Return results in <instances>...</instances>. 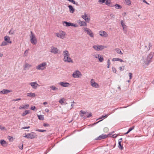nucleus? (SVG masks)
<instances>
[{
	"label": "nucleus",
	"instance_id": "31",
	"mask_svg": "<svg viewBox=\"0 0 154 154\" xmlns=\"http://www.w3.org/2000/svg\"><path fill=\"white\" fill-rule=\"evenodd\" d=\"M49 88H50L53 91H55L58 90V88L54 85L50 86H49Z\"/></svg>",
	"mask_w": 154,
	"mask_h": 154
},
{
	"label": "nucleus",
	"instance_id": "35",
	"mask_svg": "<svg viewBox=\"0 0 154 154\" xmlns=\"http://www.w3.org/2000/svg\"><path fill=\"white\" fill-rule=\"evenodd\" d=\"M98 60L100 62H102L103 60V58L102 56L101 55H100V56L99 57V58H98Z\"/></svg>",
	"mask_w": 154,
	"mask_h": 154
},
{
	"label": "nucleus",
	"instance_id": "46",
	"mask_svg": "<svg viewBox=\"0 0 154 154\" xmlns=\"http://www.w3.org/2000/svg\"><path fill=\"white\" fill-rule=\"evenodd\" d=\"M100 55L99 54H97L96 55H93V56L94 57L96 58H99V57L100 56Z\"/></svg>",
	"mask_w": 154,
	"mask_h": 154
},
{
	"label": "nucleus",
	"instance_id": "41",
	"mask_svg": "<svg viewBox=\"0 0 154 154\" xmlns=\"http://www.w3.org/2000/svg\"><path fill=\"white\" fill-rule=\"evenodd\" d=\"M15 32V30H13V29H11L9 32V33L10 35H13V34Z\"/></svg>",
	"mask_w": 154,
	"mask_h": 154
},
{
	"label": "nucleus",
	"instance_id": "49",
	"mask_svg": "<svg viewBox=\"0 0 154 154\" xmlns=\"http://www.w3.org/2000/svg\"><path fill=\"white\" fill-rule=\"evenodd\" d=\"M37 131H38L40 132H44L46 131V130H41V129H38L36 130Z\"/></svg>",
	"mask_w": 154,
	"mask_h": 154
},
{
	"label": "nucleus",
	"instance_id": "25",
	"mask_svg": "<svg viewBox=\"0 0 154 154\" xmlns=\"http://www.w3.org/2000/svg\"><path fill=\"white\" fill-rule=\"evenodd\" d=\"M69 8V11L70 13H73L75 11V9L73 8L72 5H69L68 6Z\"/></svg>",
	"mask_w": 154,
	"mask_h": 154
},
{
	"label": "nucleus",
	"instance_id": "32",
	"mask_svg": "<svg viewBox=\"0 0 154 154\" xmlns=\"http://www.w3.org/2000/svg\"><path fill=\"white\" fill-rule=\"evenodd\" d=\"M65 99L63 98H61L59 101V103L61 105H62L65 101Z\"/></svg>",
	"mask_w": 154,
	"mask_h": 154
},
{
	"label": "nucleus",
	"instance_id": "62",
	"mask_svg": "<svg viewBox=\"0 0 154 154\" xmlns=\"http://www.w3.org/2000/svg\"><path fill=\"white\" fill-rule=\"evenodd\" d=\"M110 60L109 59H108L107 61V64L110 65Z\"/></svg>",
	"mask_w": 154,
	"mask_h": 154
},
{
	"label": "nucleus",
	"instance_id": "60",
	"mask_svg": "<svg viewBox=\"0 0 154 154\" xmlns=\"http://www.w3.org/2000/svg\"><path fill=\"white\" fill-rule=\"evenodd\" d=\"M28 50H26L25 51L24 54H25L26 53V54L28 53ZM27 55H25V56H26Z\"/></svg>",
	"mask_w": 154,
	"mask_h": 154
},
{
	"label": "nucleus",
	"instance_id": "39",
	"mask_svg": "<svg viewBox=\"0 0 154 154\" xmlns=\"http://www.w3.org/2000/svg\"><path fill=\"white\" fill-rule=\"evenodd\" d=\"M126 4L128 5H130L131 4L130 0H125Z\"/></svg>",
	"mask_w": 154,
	"mask_h": 154
},
{
	"label": "nucleus",
	"instance_id": "63",
	"mask_svg": "<svg viewBox=\"0 0 154 154\" xmlns=\"http://www.w3.org/2000/svg\"><path fill=\"white\" fill-rule=\"evenodd\" d=\"M48 104L47 102H44L43 103V104L44 105H45L46 104Z\"/></svg>",
	"mask_w": 154,
	"mask_h": 154
},
{
	"label": "nucleus",
	"instance_id": "23",
	"mask_svg": "<svg viewBox=\"0 0 154 154\" xmlns=\"http://www.w3.org/2000/svg\"><path fill=\"white\" fill-rule=\"evenodd\" d=\"M78 23L79 24V25L81 26H86L87 24L85 22L83 21H82L81 20H79L78 21Z\"/></svg>",
	"mask_w": 154,
	"mask_h": 154
},
{
	"label": "nucleus",
	"instance_id": "27",
	"mask_svg": "<svg viewBox=\"0 0 154 154\" xmlns=\"http://www.w3.org/2000/svg\"><path fill=\"white\" fill-rule=\"evenodd\" d=\"M112 60L113 61H119L121 62H124V61L122 59L120 58H113L112 59Z\"/></svg>",
	"mask_w": 154,
	"mask_h": 154
},
{
	"label": "nucleus",
	"instance_id": "10",
	"mask_svg": "<svg viewBox=\"0 0 154 154\" xmlns=\"http://www.w3.org/2000/svg\"><path fill=\"white\" fill-rule=\"evenodd\" d=\"M121 24L123 28L124 32L125 34L127 32V26L125 25V23L123 20H121Z\"/></svg>",
	"mask_w": 154,
	"mask_h": 154
},
{
	"label": "nucleus",
	"instance_id": "47",
	"mask_svg": "<svg viewBox=\"0 0 154 154\" xmlns=\"http://www.w3.org/2000/svg\"><path fill=\"white\" fill-rule=\"evenodd\" d=\"M152 46V45L150 43H149V45H148L149 48H147L148 50H150V48H151Z\"/></svg>",
	"mask_w": 154,
	"mask_h": 154
},
{
	"label": "nucleus",
	"instance_id": "12",
	"mask_svg": "<svg viewBox=\"0 0 154 154\" xmlns=\"http://www.w3.org/2000/svg\"><path fill=\"white\" fill-rule=\"evenodd\" d=\"M58 84L61 86L65 87H68L70 85V84L69 83L65 82H60Z\"/></svg>",
	"mask_w": 154,
	"mask_h": 154
},
{
	"label": "nucleus",
	"instance_id": "61",
	"mask_svg": "<svg viewBox=\"0 0 154 154\" xmlns=\"http://www.w3.org/2000/svg\"><path fill=\"white\" fill-rule=\"evenodd\" d=\"M20 100H21L20 98H18L17 99H14L13 100V101H16Z\"/></svg>",
	"mask_w": 154,
	"mask_h": 154
},
{
	"label": "nucleus",
	"instance_id": "44",
	"mask_svg": "<svg viewBox=\"0 0 154 154\" xmlns=\"http://www.w3.org/2000/svg\"><path fill=\"white\" fill-rule=\"evenodd\" d=\"M86 116L87 118H89L92 116L91 113H90L88 114V113H86Z\"/></svg>",
	"mask_w": 154,
	"mask_h": 154
},
{
	"label": "nucleus",
	"instance_id": "2",
	"mask_svg": "<svg viewBox=\"0 0 154 154\" xmlns=\"http://www.w3.org/2000/svg\"><path fill=\"white\" fill-rule=\"evenodd\" d=\"M153 56V53L150 52L147 57L144 60V63L146 65H148L152 62L151 59Z\"/></svg>",
	"mask_w": 154,
	"mask_h": 154
},
{
	"label": "nucleus",
	"instance_id": "1",
	"mask_svg": "<svg viewBox=\"0 0 154 154\" xmlns=\"http://www.w3.org/2000/svg\"><path fill=\"white\" fill-rule=\"evenodd\" d=\"M63 55L64 56L63 61L64 62L68 63H73V61L71 58L69 57L70 54L68 51L67 50L63 51Z\"/></svg>",
	"mask_w": 154,
	"mask_h": 154
},
{
	"label": "nucleus",
	"instance_id": "48",
	"mask_svg": "<svg viewBox=\"0 0 154 154\" xmlns=\"http://www.w3.org/2000/svg\"><path fill=\"white\" fill-rule=\"evenodd\" d=\"M71 26H73L74 27H77L78 26L77 24H74L72 23H71Z\"/></svg>",
	"mask_w": 154,
	"mask_h": 154
},
{
	"label": "nucleus",
	"instance_id": "24",
	"mask_svg": "<svg viewBox=\"0 0 154 154\" xmlns=\"http://www.w3.org/2000/svg\"><path fill=\"white\" fill-rule=\"evenodd\" d=\"M31 66V65L29 64L28 63H26L24 66L23 69L24 70H26L27 68H29Z\"/></svg>",
	"mask_w": 154,
	"mask_h": 154
},
{
	"label": "nucleus",
	"instance_id": "55",
	"mask_svg": "<svg viewBox=\"0 0 154 154\" xmlns=\"http://www.w3.org/2000/svg\"><path fill=\"white\" fill-rule=\"evenodd\" d=\"M119 69L121 71H123L124 70V69L121 66L119 67Z\"/></svg>",
	"mask_w": 154,
	"mask_h": 154
},
{
	"label": "nucleus",
	"instance_id": "26",
	"mask_svg": "<svg viewBox=\"0 0 154 154\" xmlns=\"http://www.w3.org/2000/svg\"><path fill=\"white\" fill-rule=\"evenodd\" d=\"M63 25L66 26H71V23L68 22L66 21H64L63 23Z\"/></svg>",
	"mask_w": 154,
	"mask_h": 154
},
{
	"label": "nucleus",
	"instance_id": "33",
	"mask_svg": "<svg viewBox=\"0 0 154 154\" xmlns=\"http://www.w3.org/2000/svg\"><path fill=\"white\" fill-rule=\"evenodd\" d=\"M29 110H26L25 111V112H24L23 114H22V116H26L27 114L29 113Z\"/></svg>",
	"mask_w": 154,
	"mask_h": 154
},
{
	"label": "nucleus",
	"instance_id": "21",
	"mask_svg": "<svg viewBox=\"0 0 154 154\" xmlns=\"http://www.w3.org/2000/svg\"><path fill=\"white\" fill-rule=\"evenodd\" d=\"M105 4L111 7H114V5L112 4V3L110 1V0H106L105 2Z\"/></svg>",
	"mask_w": 154,
	"mask_h": 154
},
{
	"label": "nucleus",
	"instance_id": "64",
	"mask_svg": "<svg viewBox=\"0 0 154 154\" xmlns=\"http://www.w3.org/2000/svg\"><path fill=\"white\" fill-rule=\"evenodd\" d=\"M130 131H129L128 130V131L125 133V134H128V133H129L130 132Z\"/></svg>",
	"mask_w": 154,
	"mask_h": 154
},
{
	"label": "nucleus",
	"instance_id": "59",
	"mask_svg": "<svg viewBox=\"0 0 154 154\" xmlns=\"http://www.w3.org/2000/svg\"><path fill=\"white\" fill-rule=\"evenodd\" d=\"M143 0V2L144 3H146V4L148 5H149V4L145 0Z\"/></svg>",
	"mask_w": 154,
	"mask_h": 154
},
{
	"label": "nucleus",
	"instance_id": "16",
	"mask_svg": "<svg viewBox=\"0 0 154 154\" xmlns=\"http://www.w3.org/2000/svg\"><path fill=\"white\" fill-rule=\"evenodd\" d=\"M100 35L104 37H106L108 36V35L105 31L101 30L99 32Z\"/></svg>",
	"mask_w": 154,
	"mask_h": 154
},
{
	"label": "nucleus",
	"instance_id": "53",
	"mask_svg": "<svg viewBox=\"0 0 154 154\" xmlns=\"http://www.w3.org/2000/svg\"><path fill=\"white\" fill-rule=\"evenodd\" d=\"M43 126L45 127H48L49 126V125L47 123H44L43 124Z\"/></svg>",
	"mask_w": 154,
	"mask_h": 154
},
{
	"label": "nucleus",
	"instance_id": "9",
	"mask_svg": "<svg viewBox=\"0 0 154 154\" xmlns=\"http://www.w3.org/2000/svg\"><path fill=\"white\" fill-rule=\"evenodd\" d=\"M72 76L74 78H79L82 76V74L79 71L77 70L73 72Z\"/></svg>",
	"mask_w": 154,
	"mask_h": 154
},
{
	"label": "nucleus",
	"instance_id": "11",
	"mask_svg": "<svg viewBox=\"0 0 154 154\" xmlns=\"http://www.w3.org/2000/svg\"><path fill=\"white\" fill-rule=\"evenodd\" d=\"M90 83L91 86L93 87H94L95 88H98L99 87V85L97 83L95 82L94 80L93 79L91 80Z\"/></svg>",
	"mask_w": 154,
	"mask_h": 154
},
{
	"label": "nucleus",
	"instance_id": "22",
	"mask_svg": "<svg viewBox=\"0 0 154 154\" xmlns=\"http://www.w3.org/2000/svg\"><path fill=\"white\" fill-rule=\"evenodd\" d=\"M0 142L1 145L4 147H6L8 145V143L4 140H1Z\"/></svg>",
	"mask_w": 154,
	"mask_h": 154
},
{
	"label": "nucleus",
	"instance_id": "28",
	"mask_svg": "<svg viewBox=\"0 0 154 154\" xmlns=\"http://www.w3.org/2000/svg\"><path fill=\"white\" fill-rule=\"evenodd\" d=\"M36 96L35 93H29L27 94V96L28 97H35Z\"/></svg>",
	"mask_w": 154,
	"mask_h": 154
},
{
	"label": "nucleus",
	"instance_id": "34",
	"mask_svg": "<svg viewBox=\"0 0 154 154\" xmlns=\"http://www.w3.org/2000/svg\"><path fill=\"white\" fill-rule=\"evenodd\" d=\"M38 119L40 120H43L44 119V116L43 115H38Z\"/></svg>",
	"mask_w": 154,
	"mask_h": 154
},
{
	"label": "nucleus",
	"instance_id": "18",
	"mask_svg": "<svg viewBox=\"0 0 154 154\" xmlns=\"http://www.w3.org/2000/svg\"><path fill=\"white\" fill-rule=\"evenodd\" d=\"M4 39L5 41L7 42L8 44H11L12 42L11 41L10 37L8 36H6L4 37Z\"/></svg>",
	"mask_w": 154,
	"mask_h": 154
},
{
	"label": "nucleus",
	"instance_id": "29",
	"mask_svg": "<svg viewBox=\"0 0 154 154\" xmlns=\"http://www.w3.org/2000/svg\"><path fill=\"white\" fill-rule=\"evenodd\" d=\"M29 105L28 104H27L23 106H20L19 107V109H27V108L28 107H29Z\"/></svg>",
	"mask_w": 154,
	"mask_h": 154
},
{
	"label": "nucleus",
	"instance_id": "3",
	"mask_svg": "<svg viewBox=\"0 0 154 154\" xmlns=\"http://www.w3.org/2000/svg\"><path fill=\"white\" fill-rule=\"evenodd\" d=\"M30 38L31 43L33 45H35L37 42V41L35 34L32 31L30 32Z\"/></svg>",
	"mask_w": 154,
	"mask_h": 154
},
{
	"label": "nucleus",
	"instance_id": "42",
	"mask_svg": "<svg viewBox=\"0 0 154 154\" xmlns=\"http://www.w3.org/2000/svg\"><path fill=\"white\" fill-rule=\"evenodd\" d=\"M105 1H106V0H99L98 1V2L100 4H102L105 3Z\"/></svg>",
	"mask_w": 154,
	"mask_h": 154
},
{
	"label": "nucleus",
	"instance_id": "7",
	"mask_svg": "<svg viewBox=\"0 0 154 154\" xmlns=\"http://www.w3.org/2000/svg\"><path fill=\"white\" fill-rule=\"evenodd\" d=\"M93 48L96 51H101L103 49L107 48L106 46L103 45H94Z\"/></svg>",
	"mask_w": 154,
	"mask_h": 154
},
{
	"label": "nucleus",
	"instance_id": "51",
	"mask_svg": "<svg viewBox=\"0 0 154 154\" xmlns=\"http://www.w3.org/2000/svg\"><path fill=\"white\" fill-rule=\"evenodd\" d=\"M134 126H132L129 129L128 131L130 132L132 130L134 129Z\"/></svg>",
	"mask_w": 154,
	"mask_h": 154
},
{
	"label": "nucleus",
	"instance_id": "5",
	"mask_svg": "<svg viewBox=\"0 0 154 154\" xmlns=\"http://www.w3.org/2000/svg\"><path fill=\"white\" fill-rule=\"evenodd\" d=\"M47 63L46 62H43L37 66L36 68L37 70H42L45 69L46 67Z\"/></svg>",
	"mask_w": 154,
	"mask_h": 154
},
{
	"label": "nucleus",
	"instance_id": "13",
	"mask_svg": "<svg viewBox=\"0 0 154 154\" xmlns=\"http://www.w3.org/2000/svg\"><path fill=\"white\" fill-rule=\"evenodd\" d=\"M29 85H30L33 88L36 89L38 86H39L36 82H32L29 83Z\"/></svg>",
	"mask_w": 154,
	"mask_h": 154
},
{
	"label": "nucleus",
	"instance_id": "45",
	"mask_svg": "<svg viewBox=\"0 0 154 154\" xmlns=\"http://www.w3.org/2000/svg\"><path fill=\"white\" fill-rule=\"evenodd\" d=\"M128 75L130 77V79H131L132 77V73L129 72L128 73Z\"/></svg>",
	"mask_w": 154,
	"mask_h": 154
},
{
	"label": "nucleus",
	"instance_id": "52",
	"mask_svg": "<svg viewBox=\"0 0 154 154\" xmlns=\"http://www.w3.org/2000/svg\"><path fill=\"white\" fill-rule=\"evenodd\" d=\"M80 113H81L82 114H85L86 115V113H87L86 112H84V111H83V110H81L80 111Z\"/></svg>",
	"mask_w": 154,
	"mask_h": 154
},
{
	"label": "nucleus",
	"instance_id": "57",
	"mask_svg": "<svg viewBox=\"0 0 154 154\" xmlns=\"http://www.w3.org/2000/svg\"><path fill=\"white\" fill-rule=\"evenodd\" d=\"M35 106H33L31 107V109L33 110H35Z\"/></svg>",
	"mask_w": 154,
	"mask_h": 154
},
{
	"label": "nucleus",
	"instance_id": "20",
	"mask_svg": "<svg viewBox=\"0 0 154 154\" xmlns=\"http://www.w3.org/2000/svg\"><path fill=\"white\" fill-rule=\"evenodd\" d=\"M11 92H12V91L11 90L4 89L3 90L0 91V93L3 94H7Z\"/></svg>",
	"mask_w": 154,
	"mask_h": 154
},
{
	"label": "nucleus",
	"instance_id": "14",
	"mask_svg": "<svg viewBox=\"0 0 154 154\" xmlns=\"http://www.w3.org/2000/svg\"><path fill=\"white\" fill-rule=\"evenodd\" d=\"M108 135H106L105 134H102L99 137L95 138L96 140H100L104 139L107 138Z\"/></svg>",
	"mask_w": 154,
	"mask_h": 154
},
{
	"label": "nucleus",
	"instance_id": "30",
	"mask_svg": "<svg viewBox=\"0 0 154 154\" xmlns=\"http://www.w3.org/2000/svg\"><path fill=\"white\" fill-rule=\"evenodd\" d=\"M114 7H115V8L117 9H121L122 8V7L120 5L117 4L114 5Z\"/></svg>",
	"mask_w": 154,
	"mask_h": 154
},
{
	"label": "nucleus",
	"instance_id": "17",
	"mask_svg": "<svg viewBox=\"0 0 154 154\" xmlns=\"http://www.w3.org/2000/svg\"><path fill=\"white\" fill-rule=\"evenodd\" d=\"M82 17L84 19L86 22L88 23L90 20V19L88 18L86 13H85L82 16Z\"/></svg>",
	"mask_w": 154,
	"mask_h": 154
},
{
	"label": "nucleus",
	"instance_id": "43",
	"mask_svg": "<svg viewBox=\"0 0 154 154\" xmlns=\"http://www.w3.org/2000/svg\"><path fill=\"white\" fill-rule=\"evenodd\" d=\"M19 148L21 149L22 150L23 149V143H22L21 145L20 144V145H19L18 146Z\"/></svg>",
	"mask_w": 154,
	"mask_h": 154
},
{
	"label": "nucleus",
	"instance_id": "15",
	"mask_svg": "<svg viewBox=\"0 0 154 154\" xmlns=\"http://www.w3.org/2000/svg\"><path fill=\"white\" fill-rule=\"evenodd\" d=\"M59 49L56 48L52 46L51 47L50 52L51 53L56 54L58 53Z\"/></svg>",
	"mask_w": 154,
	"mask_h": 154
},
{
	"label": "nucleus",
	"instance_id": "40",
	"mask_svg": "<svg viewBox=\"0 0 154 154\" xmlns=\"http://www.w3.org/2000/svg\"><path fill=\"white\" fill-rule=\"evenodd\" d=\"M109 115V114H107L106 115L104 116L103 115L101 117L99 118L98 119H97V120L101 119L103 118H106Z\"/></svg>",
	"mask_w": 154,
	"mask_h": 154
},
{
	"label": "nucleus",
	"instance_id": "50",
	"mask_svg": "<svg viewBox=\"0 0 154 154\" xmlns=\"http://www.w3.org/2000/svg\"><path fill=\"white\" fill-rule=\"evenodd\" d=\"M112 71L114 73H116L117 71L116 69L114 67H112Z\"/></svg>",
	"mask_w": 154,
	"mask_h": 154
},
{
	"label": "nucleus",
	"instance_id": "37",
	"mask_svg": "<svg viewBox=\"0 0 154 154\" xmlns=\"http://www.w3.org/2000/svg\"><path fill=\"white\" fill-rule=\"evenodd\" d=\"M8 44V43H7L5 41H3L2 42L1 44L0 45V46H5L6 45Z\"/></svg>",
	"mask_w": 154,
	"mask_h": 154
},
{
	"label": "nucleus",
	"instance_id": "56",
	"mask_svg": "<svg viewBox=\"0 0 154 154\" xmlns=\"http://www.w3.org/2000/svg\"><path fill=\"white\" fill-rule=\"evenodd\" d=\"M117 135L116 134H113L112 135V137L113 138H115L117 137Z\"/></svg>",
	"mask_w": 154,
	"mask_h": 154
},
{
	"label": "nucleus",
	"instance_id": "36",
	"mask_svg": "<svg viewBox=\"0 0 154 154\" xmlns=\"http://www.w3.org/2000/svg\"><path fill=\"white\" fill-rule=\"evenodd\" d=\"M69 2L72 3L73 4L76 5H78V2H76L74 0H67Z\"/></svg>",
	"mask_w": 154,
	"mask_h": 154
},
{
	"label": "nucleus",
	"instance_id": "6",
	"mask_svg": "<svg viewBox=\"0 0 154 154\" xmlns=\"http://www.w3.org/2000/svg\"><path fill=\"white\" fill-rule=\"evenodd\" d=\"M83 29L84 32L86 33L87 34L89 35L90 37L92 38L94 37V34L90 29L87 27H84Z\"/></svg>",
	"mask_w": 154,
	"mask_h": 154
},
{
	"label": "nucleus",
	"instance_id": "58",
	"mask_svg": "<svg viewBox=\"0 0 154 154\" xmlns=\"http://www.w3.org/2000/svg\"><path fill=\"white\" fill-rule=\"evenodd\" d=\"M30 128L29 126H28V127H23L22 128V129H28Z\"/></svg>",
	"mask_w": 154,
	"mask_h": 154
},
{
	"label": "nucleus",
	"instance_id": "19",
	"mask_svg": "<svg viewBox=\"0 0 154 154\" xmlns=\"http://www.w3.org/2000/svg\"><path fill=\"white\" fill-rule=\"evenodd\" d=\"M122 138L119 139V140L118 147L121 150H122L123 149V147L122 145H121V142L122 141Z\"/></svg>",
	"mask_w": 154,
	"mask_h": 154
},
{
	"label": "nucleus",
	"instance_id": "8",
	"mask_svg": "<svg viewBox=\"0 0 154 154\" xmlns=\"http://www.w3.org/2000/svg\"><path fill=\"white\" fill-rule=\"evenodd\" d=\"M23 137L28 139H32L36 138L37 137V135L35 133L32 132L30 134H28L25 136H23Z\"/></svg>",
	"mask_w": 154,
	"mask_h": 154
},
{
	"label": "nucleus",
	"instance_id": "38",
	"mask_svg": "<svg viewBox=\"0 0 154 154\" xmlns=\"http://www.w3.org/2000/svg\"><path fill=\"white\" fill-rule=\"evenodd\" d=\"M117 53L119 54H122L123 53H122L121 50L119 48H116L115 49Z\"/></svg>",
	"mask_w": 154,
	"mask_h": 154
},
{
	"label": "nucleus",
	"instance_id": "4",
	"mask_svg": "<svg viewBox=\"0 0 154 154\" xmlns=\"http://www.w3.org/2000/svg\"><path fill=\"white\" fill-rule=\"evenodd\" d=\"M56 35L58 37L62 39H64L66 35V33L62 30H60L57 33H55Z\"/></svg>",
	"mask_w": 154,
	"mask_h": 154
},
{
	"label": "nucleus",
	"instance_id": "54",
	"mask_svg": "<svg viewBox=\"0 0 154 154\" xmlns=\"http://www.w3.org/2000/svg\"><path fill=\"white\" fill-rule=\"evenodd\" d=\"M0 129L1 130H3L5 129V128L4 127L2 126H1L0 125Z\"/></svg>",
	"mask_w": 154,
	"mask_h": 154
}]
</instances>
